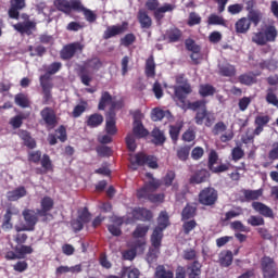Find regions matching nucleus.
I'll return each mask as SVG.
<instances>
[{
	"label": "nucleus",
	"instance_id": "f257e3e1",
	"mask_svg": "<svg viewBox=\"0 0 278 278\" xmlns=\"http://www.w3.org/2000/svg\"><path fill=\"white\" fill-rule=\"evenodd\" d=\"M55 205V202L52 200L51 197L46 195L40 201V207L31 210V208H25L22 212V216L26 224V229L28 231H34L36 229V225H38V218H41V223H49V218H53V215L50 213Z\"/></svg>",
	"mask_w": 278,
	"mask_h": 278
},
{
	"label": "nucleus",
	"instance_id": "f03ea898",
	"mask_svg": "<svg viewBox=\"0 0 278 278\" xmlns=\"http://www.w3.org/2000/svg\"><path fill=\"white\" fill-rule=\"evenodd\" d=\"M206 103L205 100H198L189 103V108L197 112L194 117L195 125H203L204 123L205 127H212L216 117L214 116V113L207 111Z\"/></svg>",
	"mask_w": 278,
	"mask_h": 278
},
{
	"label": "nucleus",
	"instance_id": "7ed1b4c3",
	"mask_svg": "<svg viewBox=\"0 0 278 278\" xmlns=\"http://www.w3.org/2000/svg\"><path fill=\"white\" fill-rule=\"evenodd\" d=\"M103 66V62L99 58L88 59L84 62L83 65H78L77 75L84 86H90L92 81V74L88 68L91 71H100Z\"/></svg>",
	"mask_w": 278,
	"mask_h": 278
},
{
	"label": "nucleus",
	"instance_id": "20e7f679",
	"mask_svg": "<svg viewBox=\"0 0 278 278\" xmlns=\"http://www.w3.org/2000/svg\"><path fill=\"white\" fill-rule=\"evenodd\" d=\"M147 177L152 180L146 182L141 188L137 189V199H139V201H149L151 194L162 186V181L153 178V174H147Z\"/></svg>",
	"mask_w": 278,
	"mask_h": 278
},
{
	"label": "nucleus",
	"instance_id": "39448f33",
	"mask_svg": "<svg viewBox=\"0 0 278 278\" xmlns=\"http://www.w3.org/2000/svg\"><path fill=\"white\" fill-rule=\"evenodd\" d=\"M278 30L275 25H267L263 31H258L253 37V42L264 47L267 42H275L277 40Z\"/></svg>",
	"mask_w": 278,
	"mask_h": 278
},
{
	"label": "nucleus",
	"instance_id": "423d86ee",
	"mask_svg": "<svg viewBox=\"0 0 278 278\" xmlns=\"http://www.w3.org/2000/svg\"><path fill=\"white\" fill-rule=\"evenodd\" d=\"M132 170H138L136 166H149V168H159L157 159L153 155H147L144 152H138L130 159Z\"/></svg>",
	"mask_w": 278,
	"mask_h": 278
},
{
	"label": "nucleus",
	"instance_id": "0eeeda50",
	"mask_svg": "<svg viewBox=\"0 0 278 278\" xmlns=\"http://www.w3.org/2000/svg\"><path fill=\"white\" fill-rule=\"evenodd\" d=\"M217 201H218V191L213 187H205L198 194V202L200 203V205L212 207V205H216Z\"/></svg>",
	"mask_w": 278,
	"mask_h": 278
},
{
	"label": "nucleus",
	"instance_id": "6e6552de",
	"mask_svg": "<svg viewBox=\"0 0 278 278\" xmlns=\"http://www.w3.org/2000/svg\"><path fill=\"white\" fill-rule=\"evenodd\" d=\"M261 273L263 278H278L277 262L270 256L261 258Z\"/></svg>",
	"mask_w": 278,
	"mask_h": 278
},
{
	"label": "nucleus",
	"instance_id": "1a4fd4ad",
	"mask_svg": "<svg viewBox=\"0 0 278 278\" xmlns=\"http://www.w3.org/2000/svg\"><path fill=\"white\" fill-rule=\"evenodd\" d=\"M85 48L86 46L80 41L67 43L60 51V58L64 61L73 60L76 53H84Z\"/></svg>",
	"mask_w": 278,
	"mask_h": 278
},
{
	"label": "nucleus",
	"instance_id": "9d476101",
	"mask_svg": "<svg viewBox=\"0 0 278 278\" xmlns=\"http://www.w3.org/2000/svg\"><path fill=\"white\" fill-rule=\"evenodd\" d=\"M40 116L48 129H55L58 126V115L55 114V110L51 106H46L40 111Z\"/></svg>",
	"mask_w": 278,
	"mask_h": 278
},
{
	"label": "nucleus",
	"instance_id": "9b49d317",
	"mask_svg": "<svg viewBox=\"0 0 278 278\" xmlns=\"http://www.w3.org/2000/svg\"><path fill=\"white\" fill-rule=\"evenodd\" d=\"M127 29H129V23H127V22H123L122 25L109 26L104 30L102 38H103V40H110V38H115V36H121L123 34H125V31H127Z\"/></svg>",
	"mask_w": 278,
	"mask_h": 278
},
{
	"label": "nucleus",
	"instance_id": "f8f14e48",
	"mask_svg": "<svg viewBox=\"0 0 278 278\" xmlns=\"http://www.w3.org/2000/svg\"><path fill=\"white\" fill-rule=\"evenodd\" d=\"M20 211L16 206L7 207L5 214L3 215V222L1 229L3 231H10L14 229V224H12V216H18Z\"/></svg>",
	"mask_w": 278,
	"mask_h": 278
},
{
	"label": "nucleus",
	"instance_id": "ddd939ff",
	"mask_svg": "<svg viewBox=\"0 0 278 278\" xmlns=\"http://www.w3.org/2000/svg\"><path fill=\"white\" fill-rule=\"evenodd\" d=\"M73 11L74 12H81L85 21H87V23H97V13H94V11L84 7V3H81V0L79 2H74L73 3Z\"/></svg>",
	"mask_w": 278,
	"mask_h": 278
},
{
	"label": "nucleus",
	"instance_id": "4468645a",
	"mask_svg": "<svg viewBox=\"0 0 278 278\" xmlns=\"http://www.w3.org/2000/svg\"><path fill=\"white\" fill-rule=\"evenodd\" d=\"M10 9L8 11L9 18L18 21L21 18V10H24L26 3L25 0H10Z\"/></svg>",
	"mask_w": 278,
	"mask_h": 278
},
{
	"label": "nucleus",
	"instance_id": "2eb2a0df",
	"mask_svg": "<svg viewBox=\"0 0 278 278\" xmlns=\"http://www.w3.org/2000/svg\"><path fill=\"white\" fill-rule=\"evenodd\" d=\"M131 214L135 220H142V223H151L153 220V212L144 207H135Z\"/></svg>",
	"mask_w": 278,
	"mask_h": 278
},
{
	"label": "nucleus",
	"instance_id": "dca6fc26",
	"mask_svg": "<svg viewBox=\"0 0 278 278\" xmlns=\"http://www.w3.org/2000/svg\"><path fill=\"white\" fill-rule=\"evenodd\" d=\"M174 94L178 101L186 105V99H188V94H192V86L190 84L180 85L174 87Z\"/></svg>",
	"mask_w": 278,
	"mask_h": 278
},
{
	"label": "nucleus",
	"instance_id": "f3484780",
	"mask_svg": "<svg viewBox=\"0 0 278 278\" xmlns=\"http://www.w3.org/2000/svg\"><path fill=\"white\" fill-rule=\"evenodd\" d=\"M185 47L187 51H191L190 58L193 64H199V53H201V46L197 45L194 39H186Z\"/></svg>",
	"mask_w": 278,
	"mask_h": 278
},
{
	"label": "nucleus",
	"instance_id": "a211bd4d",
	"mask_svg": "<svg viewBox=\"0 0 278 278\" xmlns=\"http://www.w3.org/2000/svg\"><path fill=\"white\" fill-rule=\"evenodd\" d=\"M13 27L15 31H18V34H26L27 36H31V31H36V22H18L17 24H14Z\"/></svg>",
	"mask_w": 278,
	"mask_h": 278
},
{
	"label": "nucleus",
	"instance_id": "6ab92c4d",
	"mask_svg": "<svg viewBox=\"0 0 278 278\" xmlns=\"http://www.w3.org/2000/svg\"><path fill=\"white\" fill-rule=\"evenodd\" d=\"M252 208L254 212H257L258 214H261V216H264L265 218H275V213L273 212V208L262 202H252Z\"/></svg>",
	"mask_w": 278,
	"mask_h": 278
},
{
	"label": "nucleus",
	"instance_id": "aec40b11",
	"mask_svg": "<svg viewBox=\"0 0 278 278\" xmlns=\"http://www.w3.org/2000/svg\"><path fill=\"white\" fill-rule=\"evenodd\" d=\"M18 138L23 140L24 147H27V149L34 150L36 147H38V143H36V139L31 137V132L25 129H20L17 132Z\"/></svg>",
	"mask_w": 278,
	"mask_h": 278
},
{
	"label": "nucleus",
	"instance_id": "412c9836",
	"mask_svg": "<svg viewBox=\"0 0 278 278\" xmlns=\"http://www.w3.org/2000/svg\"><path fill=\"white\" fill-rule=\"evenodd\" d=\"M80 0H54V8L59 10V12H63V14H71L73 12V3H79Z\"/></svg>",
	"mask_w": 278,
	"mask_h": 278
},
{
	"label": "nucleus",
	"instance_id": "4be33fe9",
	"mask_svg": "<svg viewBox=\"0 0 278 278\" xmlns=\"http://www.w3.org/2000/svg\"><path fill=\"white\" fill-rule=\"evenodd\" d=\"M238 70H236V65L231 63L224 62L218 64V75L220 77H236Z\"/></svg>",
	"mask_w": 278,
	"mask_h": 278
},
{
	"label": "nucleus",
	"instance_id": "5701e85b",
	"mask_svg": "<svg viewBox=\"0 0 278 278\" xmlns=\"http://www.w3.org/2000/svg\"><path fill=\"white\" fill-rule=\"evenodd\" d=\"M210 179V172L207 169H199L189 179V184L199 185L205 184Z\"/></svg>",
	"mask_w": 278,
	"mask_h": 278
},
{
	"label": "nucleus",
	"instance_id": "b1692460",
	"mask_svg": "<svg viewBox=\"0 0 278 278\" xmlns=\"http://www.w3.org/2000/svg\"><path fill=\"white\" fill-rule=\"evenodd\" d=\"M218 264L222 268H229L233 264V252L224 250L218 255Z\"/></svg>",
	"mask_w": 278,
	"mask_h": 278
},
{
	"label": "nucleus",
	"instance_id": "393cba45",
	"mask_svg": "<svg viewBox=\"0 0 278 278\" xmlns=\"http://www.w3.org/2000/svg\"><path fill=\"white\" fill-rule=\"evenodd\" d=\"M42 168L38 167L36 168L37 175H47V173L53 172V163L51 162V157L49 154H43L41 157V161H39Z\"/></svg>",
	"mask_w": 278,
	"mask_h": 278
},
{
	"label": "nucleus",
	"instance_id": "a878e982",
	"mask_svg": "<svg viewBox=\"0 0 278 278\" xmlns=\"http://www.w3.org/2000/svg\"><path fill=\"white\" fill-rule=\"evenodd\" d=\"M162 240H164V230L154 228L150 236L151 247H154V249H162Z\"/></svg>",
	"mask_w": 278,
	"mask_h": 278
},
{
	"label": "nucleus",
	"instance_id": "bb28decb",
	"mask_svg": "<svg viewBox=\"0 0 278 278\" xmlns=\"http://www.w3.org/2000/svg\"><path fill=\"white\" fill-rule=\"evenodd\" d=\"M105 131L109 136H116L118 132L116 128V114H106Z\"/></svg>",
	"mask_w": 278,
	"mask_h": 278
},
{
	"label": "nucleus",
	"instance_id": "cd10ccee",
	"mask_svg": "<svg viewBox=\"0 0 278 278\" xmlns=\"http://www.w3.org/2000/svg\"><path fill=\"white\" fill-rule=\"evenodd\" d=\"M137 18L139 21L141 29H151V26L153 25V20H151V16H149V13H147L146 10H139Z\"/></svg>",
	"mask_w": 278,
	"mask_h": 278
},
{
	"label": "nucleus",
	"instance_id": "c85d7f7f",
	"mask_svg": "<svg viewBox=\"0 0 278 278\" xmlns=\"http://www.w3.org/2000/svg\"><path fill=\"white\" fill-rule=\"evenodd\" d=\"M262 18H264V14H262V11L248 8L247 20L250 21V25L252 23V25H254V27H257V25H260V23H262Z\"/></svg>",
	"mask_w": 278,
	"mask_h": 278
},
{
	"label": "nucleus",
	"instance_id": "c756f323",
	"mask_svg": "<svg viewBox=\"0 0 278 278\" xmlns=\"http://www.w3.org/2000/svg\"><path fill=\"white\" fill-rule=\"evenodd\" d=\"M103 116L101 113H93L89 116H87L86 125L87 127H90V129H94L97 127H101L103 125Z\"/></svg>",
	"mask_w": 278,
	"mask_h": 278
},
{
	"label": "nucleus",
	"instance_id": "7c9ffc66",
	"mask_svg": "<svg viewBox=\"0 0 278 278\" xmlns=\"http://www.w3.org/2000/svg\"><path fill=\"white\" fill-rule=\"evenodd\" d=\"M23 197H27V189H25L24 186L17 187L7 193L8 201H18V199H23Z\"/></svg>",
	"mask_w": 278,
	"mask_h": 278
},
{
	"label": "nucleus",
	"instance_id": "2f4dec72",
	"mask_svg": "<svg viewBox=\"0 0 278 278\" xmlns=\"http://www.w3.org/2000/svg\"><path fill=\"white\" fill-rule=\"evenodd\" d=\"M201 268H203V265H201V262L193 261L191 264L187 266L188 277L201 278Z\"/></svg>",
	"mask_w": 278,
	"mask_h": 278
},
{
	"label": "nucleus",
	"instance_id": "473e14b6",
	"mask_svg": "<svg viewBox=\"0 0 278 278\" xmlns=\"http://www.w3.org/2000/svg\"><path fill=\"white\" fill-rule=\"evenodd\" d=\"M132 134L136 136V138H147V136H149V130L144 128V125H142L140 119H135Z\"/></svg>",
	"mask_w": 278,
	"mask_h": 278
},
{
	"label": "nucleus",
	"instance_id": "72a5a7b5",
	"mask_svg": "<svg viewBox=\"0 0 278 278\" xmlns=\"http://www.w3.org/2000/svg\"><path fill=\"white\" fill-rule=\"evenodd\" d=\"M235 29L237 34H247L251 29V21L247 17L239 18L235 24Z\"/></svg>",
	"mask_w": 278,
	"mask_h": 278
},
{
	"label": "nucleus",
	"instance_id": "f704fd0d",
	"mask_svg": "<svg viewBox=\"0 0 278 278\" xmlns=\"http://www.w3.org/2000/svg\"><path fill=\"white\" fill-rule=\"evenodd\" d=\"M174 10H175V4L165 3L164 5H162L161 8L154 11L155 21L160 23V21L164 18V14H166V12H173Z\"/></svg>",
	"mask_w": 278,
	"mask_h": 278
},
{
	"label": "nucleus",
	"instance_id": "c9c22d12",
	"mask_svg": "<svg viewBox=\"0 0 278 278\" xmlns=\"http://www.w3.org/2000/svg\"><path fill=\"white\" fill-rule=\"evenodd\" d=\"M181 38H184V33L177 27L169 28L166 31V39L168 40V42H179Z\"/></svg>",
	"mask_w": 278,
	"mask_h": 278
},
{
	"label": "nucleus",
	"instance_id": "e433bc0d",
	"mask_svg": "<svg viewBox=\"0 0 278 278\" xmlns=\"http://www.w3.org/2000/svg\"><path fill=\"white\" fill-rule=\"evenodd\" d=\"M146 77L153 79L155 77V59L153 55H150L146 61L144 68Z\"/></svg>",
	"mask_w": 278,
	"mask_h": 278
},
{
	"label": "nucleus",
	"instance_id": "4c0bfd02",
	"mask_svg": "<svg viewBox=\"0 0 278 278\" xmlns=\"http://www.w3.org/2000/svg\"><path fill=\"white\" fill-rule=\"evenodd\" d=\"M181 129H184V123L169 126V138L172 139L174 144H177L179 140V135L181 134Z\"/></svg>",
	"mask_w": 278,
	"mask_h": 278
},
{
	"label": "nucleus",
	"instance_id": "58836bf2",
	"mask_svg": "<svg viewBox=\"0 0 278 278\" xmlns=\"http://www.w3.org/2000/svg\"><path fill=\"white\" fill-rule=\"evenodd\" d=\"M239 83H241L243 86H253V84H257L256 75L252 72L241 74L238 77Z\"/></svg>",
	"mask_w": 278,
	"mask_h": 278
},
{
	"label": "nucleus",
	"instance_id": "ea45409f",
	"mask_svg": "<svg viewBox=\"0 0 278 278\" xmlns=\"http://www.w3.org/2000/svg\"><path fill=\"white\" fill-rule=\"evenodd\" d=\"M197 216V206L192 204H187L181 212V220H190V218H194Z\"/></svg>",
	"mask_w": 278,
	"mask_h": 278
},
{
	"label": "nucleus",
	"instance_id": "a19ab883",
	"mask_svg": "<svg viewBox=\"0 0 278 278\" xmlns=\"http://www.w3.org/2000/svg\"><path fill=\"white\" fill-rule=\"evenodd\" d=\"M264 194V189H258V190H251V189H244L243 190V195L245 201H257L260 197Z\"/></svg>",
	"mask_w": 278,
	"mask_h": 278
},
{
	"label": "nucleus",
	"instance_id": "79ce46f5",
	"mask_svg": "<svg viewBox=\"0 0 278 278\" xmlns=\"http://www.w3.org/2000/svg\"><path fill=\"white\" fill-rule=\"evenodd\" d=\"M154 278H175V274L170 269H166L164 265H159L154 273Z\"/></svg>",
	"mask_w": 278,
	"mask_h": 278
},
{
	"label": "nucleus",
	"instance_id": "37998d69",
	"mask_svg": "<svg viewBox=\"0 0 278 278\" xmlns=\"http://www.w3.org/2000/svg\"><path fill=\"white\" fill-rule=\"evenodd\" d=\"M108 105H112V94H110V91H103L98 104V110L103 112Z\"/></svg>",
	"mask_w": 278,
	"mask_h": 278
},
{
	"label": "nucleus",
	"instance_id": "c03bdc74",
	"mask_svg": "<svg viewBox=\"0 0 278 278\" xmlns=\"http://www.w3.org/2000/svg\"><path fill=\"white\" fill-rule=\"evenodd\" d=\"M168 225H170L168 213L166 211H162L157 217V226L155 228L164 231Z\"/></svg>",
	"mask_w": 278,
	"mask_h": 278
},
{
	"label": "nucleus",
	"instance_id": "a18cd8bd",
	"mask_svg": "<svg viewBox=\"0 0 278 278\" xmlns=\"http://www.w3.org/2000/svg\"><path fill=\"white\" fill-rule=\"evenodd\" d=\"M199 94L201 97H214L216 94V88L210 84L200 85Z\"/></svg>",
	"mask_w": 278,
	"mask_h": 278
},
{
	"label": "nucleus",
	"instance_id": "49530a36",
	"mask_svg": "<svg viewBox=\"0 0 278 278\" xmlns=\"http://www.w3.org/2000/svg\"><path fill=\"white\" fill-rule=\"evenodd\" d=\"M15 253L20 255V260H25V255H31L34 253V248L31 245H15Z\"/></svg>",
	"mask_w": 278,
	"mask_h": 278
},
{
	"label": "nucleus",
	"instance_id": "de8ad7c7",
	"mask_svg": "<svg viewBox=\"0 0 278 278\" xmlns=\"http://www.w3.org/2000/svg\"><path fill=\"white\" fill-rule=\"evenodd\" d=\"M244 214V211L241 208V206H237L232 211H228L225 213V217L222 218L223 223H228V220H231V218H238V216H242Z\"/></svg>",
	"mask_w": 278,
	"mask_h": 278
},
{
	"label": "nucleus",
	"instance_id": "09e8293b",
	"mask_svg": "<svg viewBox=\"0 0 278 278\" xmlns=\"http://www.w3.org/2000/svg\"><path fill=\"white\" fill-rule=\"evenodd\" d=\"M207 25H220L227 27V20L217 14H211L207 18Z\"/></svg>",
	"mask_w": 278,
	"mask_h": 278
},
{
	"label": "nucleus",
	"instance_id": "8fccbe9b",
	"mask_svg": "<svg viewBox=\"0 0 278 278\" xmlns=\"http://www.w3.org/2000/svg\"><path fill=\"white\" fill-rule=\"evenodd\" d=\"M266 92V101L270 105H275V108H278V98L277 94L275 93L277 92V88L269 87L267 88Z\"/></svg>",
	"mask_w": 278,
	"mask_h": 278
},
{
	"label": "nucleus",
	"instance_id": "3c124183",
	"mask_svg": "<svg viewBox=\"0 0 278 278\" xmlns=\"http://www.w3.org/2000/svg\"><path fill=\"white\" fill-rule=\"evenodd\" d=\"M15 104L20 108H29L31 105V102L29 101V97L25 93H17L15 96Z\"/></svg>",
	"mask_w": 278,
	"mask_h": 278
},
{
	"label": "nucleus",
	"instance_id": "603ef678",
	"mask_svg": "<svg viewBox=\"0 0 278 278\" xmlns=\"http://www.w3.org/2000/svg\"><path fill=\"white\" fill-rule=\"evenodd\" d=\"M182 258L187 262H199V253L197 250L189 248L184 251Z\"/></svg>",
	"mask_w": 278,
	"mask_h": 278
},
{
	"label": "nucleus",
	"instance_id": "864d4df0",
	"mask_svg": "<svg viewBox=\"0 0 278 278\" xmlns=\"http://www.w3.org/2000/svg\"><path fill=\"white\" fill-rule=\"evenodd\" d=\"M152 138H154V144H164L166 142V136H164V131L160 130V128L152 130Z\"/></svg>",
	"mask_w": 278,
	"mask_h": 278
},
{
	"label": "nucleus",
	"instance_id": "5fc2aeb1",
	"mask_svg": "<svg viewBox=\"0 0 278 278\" xmlns=\"http://www.w3.org/2000/svg\"><path fill=\"white\" fill-rule=\"evenodd\" d=\"M86 110H88V102L87 101H81L80 104H77L73 112H72V116L73 118H79V116H81V114H84V112H86Z\"/></svg>",
	"mask_w": 278,
	"mask_h": 278
},
{
	"label": "nucleus",
	"instance_id": "6e6d98bb",
	"mask_svg": "<svg viewBox=\"0 0 278 278\" xmlns=\"http://www.w3.org/2000/svg\"><path fill=\"white\" fill-rule=\"evenodd\" d=\"M190 146H184L178 148L176 155L180 162H187L188 157H190Z\"/></svg>",
	"mask_w": 278,
	"mask_h": 278
},
{
	"label": "nucleus",
	"instance_id": "4d7b16f0",
	"mask_svg": "<svg viewBox=\"0 0 278 278\" xmlns=\"http://www.w3.org/2000/svg\"><path fill=\"white\" fill-rule=\"evenodd\" d=\"M149 233V226L139 224L136 229L132 231V238H144Z\"/></svg>",
	"mask_w": 278,
	"mask_h": 278
},
{
	"label": "nucleus",
	"instance_id": "13d9d810",
	"mask_svg": "<svg viewBox=\"0 0 278 278\" xmlns=\"http://www.w3.org/2000/svg\"><path fill=\"white\" fill-rule=\"evenodd\" d=\"M197 220L190 219V220H185L182 224V231L185 236H190V232L193 231V229H197Z\"/></svg>",
	"mask_w": 278,
	"mask_h": 278
},
{
	"label": "nucleus",
	"instance_id": "bf43d9fd",
	"mask_svg": "<svg viewBox=\"0 0 278 278\" xmlns=\"http://www.w3.org/2000/svg\"><path fill=\"white\" fill-rule=\"evenodd\" d=\"M248 225L251 227H262V225H266L264 217L252 215L248 218Z\"/></svg>",
	"mask_w": 278,
	"mask_h": 278
},
{
	"label": "nucleus",
	"instance_id": "052dcab7",
	"mask_svg": "<svg viewBox=\"0 0 278 278\" xmlns=\"http://www.w3.org/2000/svg\"><path fill=\"white\" fill-rule=\"evenodd\" d=\"M42 160V152L40 150L28 152V162L33 164H40Z\"/></svg>",
	"mask_w": 278,
	"mask_h": 278
},
{
	"label": "nucleus",
	"instance_id": "680f3d73",
	"mask_svg": "<svg viewBox=\"0 0 278 278\" xmlns=\"http://www.w3.org/2000/svg\"><path fill=\"white\" fill-rule=\"evenodd\" d=\"M130 247L137 253H144V247H147V241L142 239H137L131 243Z\"/></svg>",
	"mask_w": 278,
	"mask_h": 278
},
{
	"label": "nucleus",
	"instance_id": "e2e57ef3",
	"mask_svg": "<svg viewBox=\"0 0 278 278\" xmlns=\"http://www.w3.org/2000/svg\"><path fill=\"white\" fill-rule=\"evenodd\" d=\"M187 25L189 27H194V25H201V15H199L197 12H191L189 14Z\"/></svg>",
	"mask_w": 278,
	"mask_h": 278
},
{
	"label": "nucleus",
	"instance_id": "0e129e2a",
	"mask_svg": "<svg viewBox=\"0 0 278 278\" xmlns=\"http://www.w3.org/2000/svg\"><path fill=\"white\" fill-rule=\"evenodd\" d=\"M175 177L177 175L175 174L174 170H168L166 175L163 177V184L166 188H170L173 186V182L175 181Z\"/></svg>",
	"mask_w": 278,
	"mask_h": 278
},
{
	"label": "nucleus",
	"instance_id": "69168bd1",
	"mask_svg": "<svg viewBox=\"0 0 278 278\" xmlns=\"http://www.w3.org/2000/svg\"><path fill=\"white\" fill-rule=\"evenodd\" d=\"M166 116V113L164 110L160 108H154L151 113V118L154 123H157V121H162Z\"/></svg>",
	"mask_w": 278,
	"mask_h": 278
},
{
	"label": "nucleus",
	"instance_id": "338daca9",
	"mask_svg": "<svg viewBox=\"0 0 278 278\" xmlns=\"http://www.w3.org/2000/svg\"><path fill=\"white\" fill-rule=\"evenodd\" d=\"M135 42L136 35H134L132 33L126 34L124 38L121 39V45H123V47H131V45H134Z\"/></svg>",
	"mask_w": 278,
	"mask_h": 278
},
{
	"label": "nucleus",
	"instance_id": "774afa93",
	"mask_svg": "<svg viewBox=\"0 0 278 278\" xmlns=\"http://www.w3.org/2000/svg\"><path fill=\"white\" fill-rule=\"evenodd\" d=\"M231 157L233 162H238L244 157V150L241 147H235L231 151Z\"/></svg>",
	"mask_w": 278,
	"mask_h": 278
}]
</instances>
